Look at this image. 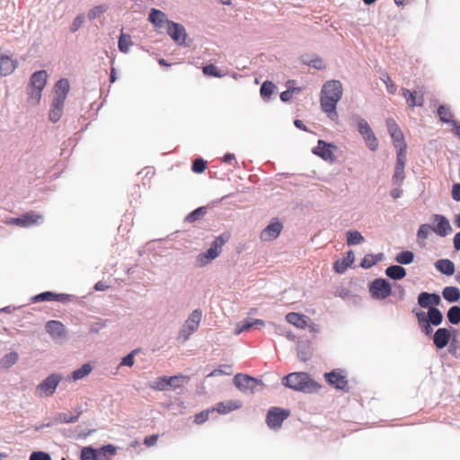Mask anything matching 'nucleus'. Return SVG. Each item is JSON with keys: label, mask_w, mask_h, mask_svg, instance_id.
Listing matches in <instances>:
<instances>
[{"label": "nucleus", "mask_w": 460, "mask_h": 460, "mask_svg": "<svg viewBox=\"0 0 460 460\" xmlns=\"http://www.w3.org/2000/svg\"><path fill=\"white\" fill-rule=\"evenodd\" d=\"M342 96V84L338 80L326 82L321 91L320 103L327 116L335 120L338 118L336 105Z\"/></svg>", "instance_id": "f257e3e1"}, {"label": "nucleus", "mask_w": 460, "mask_h": 460, "mask_svg": "<svg viewBox=\"0 0 460 460\" xmlns=\"http://www.w3.org/2000/svg\"><path fill=\"white\" fill-rule=\"evenodd\" d=\"M282 384L292 390L304 393H316L322 387L305 372L288 374L283 378Z\"/></svg>", "instance_id": "f03ea898"}, {"label": "nucleus", "mask_w": 460, "mask_h": 460, "mask_svg": "<svg viewBox=\"0 0 460 460\" xmlns=\"http://www.w3.org/2000/svg\"><path fill=\"white\" fill-rule=\"evenodd\" d=\"M48 74L45 70H40L33 73L30 79L28 86L27 102L31 106H37L41 100V93L46 86Z\"/></svg>", "instance_id": "7ed1b4c3"}, {"label": "nucleus", "mask_w": 460, "mask_h": 460, "mask_svg": "<svg viewBox=\"0 0 460 460\" xmlns=\"http://www.w3.org/2000/svg\"><path fill=\"white\" fill-rule=\"evenodd\" d=\"M229 233H224L218 237H217L213 241L210 248L206 252L200 253L197 256L198 264L199 266H205L211 261L218 257L222 252V247L229 240Z\"/></svg>", "instance_id": "20e7f679"}, {"label": "nucleus", "mask_w": 460, "mask_h": 460, "mask_svg": "<svg viewBox=\"0 0 460 460\" xmlns=\"http://www.w3.org/2000/svg\"><path fill=\"white\" fill-rule=\"evenodd\" d=\"M61 380L62 376L59 374H51L37 386L36 394L40 397L51 396Z\"/></svg>", "instance_id": "39448f33"}, {"label": "nucleus", "mask_w": 460, "mask_h": 460, "mask_svg": "<svg viewBox=\"0 0 460 460\" xmlns=\"http://www.w3.org/2000/svg\"><path fill=\"white\" fill-rule=\"evenodd\" d=\"M369 292L375 299H385L391 295L392 288L386 279H376L370 284Z\"/></svg>", "instance_id": "423d86ee"}, {"label": "nucleus", "mask_w": 460, "mask_h": 460, "mask_svg": "<svg viewBox=\"0 0 460 460\" xmlns=\"http://www.w3.org/2000/svg\"><path fill=\"white\" fill-rule=\"evenodd\" d=\"M288 416L289 411L273 407L267 414V424L271 429H279Z\"/></svg>", "instance_id": "0eeeda50"}, {"label": "nucleus", "mask_w": 460, "mask_h": 460, "mask_svg": "<svg viewBox=\"0 0 460 460\" xmlns=\"http://www.w3.org/2000/svg\"><path fill=\"white\" fill-rule=\"evenodd\" d=\"M234 383L238 389L242 391H251L252 393L256 390L258 385H262V383L256 378L243 374H237L234 377Z\"/></svg>", "instance_id": "6e6552de"}, {"label": "nucleus", "mask_w": 460, "mask_h": 460, "mask_svg": "<svg viewBox=\"0 0 460 460\" xmlns=\"http://www.w3.org/2000/svg\"><path fill=\"white\" fill-rule=\"evenodd\" d=\"M283 225L278 218H273L270 223L261 232L260 238L263 242L275 240L281 233Z\"/></svg>", "instance_id": "1a4fd4ad"}, {"label": "nucleus", "mask_w": 460, "mask_h": 460, "mask_svg": "<svg viewBox=\"0 0 460 460\" xmlns=\"http://www.w3.org/2000/svg\"><path fill=\"white\" fill-rule=\"evenodd\" d=\"M386 127L393 139L394 147H407V145L404 141L403 133L402 132L401 128H399L398 124L395 122L394 119H386Z\"/></svg>", "instance_id": "9d476101"}, {"label": "nucleus", "mask_w": 460, "mask_h": 460, "mask_svg": "<svg viewBox=\"0 0 460 460\" xmlns=\"http://www.w3.org/2000/svg\"><path fill=\"white\" fill-rule=\"evenodd\" d=\"M334 149H336L334 145L323 140H318L317 146L313 149V153L315 155L320 156L324 161L332 163L335 160L333 154Z\"/></svg>", "instance_id": "9b49d317"}, {"label": "nucleus", "mask_w": 460, "mask_h": 460, "mask_svg": "<svg viewBox=\"0 0 460 460\" xmlns=\"http://www.w3.org/2000/svg\"><path fill=\"white\" fill-rule=\"evenodd\" d=\"M166 30L167 33L176 43L181 45L185 42L187 33L185 28L181 24L173 22H167Z\"/></svg>", "instance_id": "f8f14e48"}, {"label": "nucleus", "mask_w": 460, "mask_h": 460, "mask_svg": "<svg viewBox=\"0 0 460 460\" xmlns=\"http://www.w3.org/2000/svg\"><path fill=\"white\" fill-rule=\"evenodd\" d=\"M441 303L439 295L435 293L421 292L418 296V305L422 308H437Z\"/></svg>", "instance_id": "ddd939ff"}, {"label": "nucleus", "mask_w": 460, "mask_h": 460, "mask_svg": "<svg viewBox=\"0 0 460 460\" xmlns=\"http://www.w3.org/2000/svg\"><path fill=\"white\" fill-rule=\"evenodd\" d=\"M72 296L67 294H57L51 291H46L40 293L32 297L33 302H44V301H58L61 303H67L71 301Z\"/></svg>", "instance_id": "4468645a"}, {"label": "nucleus", "mask_w": 460, "mask_h": 460, "mask_svg": "<svg viewBox=\"0 0 460 460\" xmlns=\"http://www.w3.org/2000/svg\"><path fill=\"white\" fill-rule=\"evenodd\" d=\"M324 377L326 381L337 389L343 390L348 385L346 376L341 371L333 370L330 373H325Z\"/></svg>", "instance_id": "2eb2a0df"}, {"label": "nucleus", "mask_w": 460, "mask_h": 460, "mask_svg": "<svg viewBox=\"0 0 460 460\" xmlns=\"http://www.w3.org/2000/svg\"><path fill=\"white\" fill-rule=\"evenodd\" d=\"M434 223H436V225L432 227V231H434L438 235L447 236L451 234V226L449 221L444 216L436 215L434 217Z\"/></svg>", "instance_id": "dca6fc26"}, {"label": "nucleus", "mask_w": 460, "mask_h": 460, "mask_svg": "<svg viewBox=\"0 0 460 460\" xmlns=\"http://www.w3.org/2000/svg\"><path fill=\"white\" fill-rule=\"evenodd\" d=\"M42 217L33 212H29L22 215L21 217L12 218L11 223L22 227H28L35 224H39Z\"/></svg>", "instance_id": "f3484780"}, {"label": "nucleus", "mask_w": 460, "mask_h": 460, "mask_svg": "<svg viewBox=\"0 0 460 460\" xmlns=\"http://www.w3.org/2000/svg\"><path fill=\"white\" fill-rule=\"evenodd\" d=\"M286 320L288 323L296 326L298 329H305L308 326L310 319L308 316L300 314L291 312L286 315Z\"/></svg>", "instance_id": "a211bd4d"}, {"label": "nucleus", "mask_w": 460, "mask_h": 460, "mask_svg": "<svg viewBox=\"0 0 460 460\" xmlns=\"http://www.w3.org/2000/svg\"><path fill=\"white\" fill-rule=\"evenodd\" d=\"M450 339V331L447 328H439L434 333L433 342L438 349H443L448 344Z\"/></svg>", "instance_id": "6ab92c4d"}, {"label": "nucleus", "mask_w": 460, "mask_h": 460, "mask_svg": "<svg viewBox=\"0 0 460 460\" xmlns=\"http://www.w3.org/2000/svg\"><path fill=\"white\" fill-rule=\"evenodd\" d=\"M242 403L239 401L230 400L227 402H217L214 407L211 408L212 412L217 411L219 414H226L230 411L241 408Z\"/></svg>", "instance_id": "aec40b11"}, {"label": "nucleus", "mask_w": 460, "mask_h": 460, "mask_svg": "<svg viewBox=\"0 0 460 460\" xmlns=\"http://www.w3.org/2000/svg\"><path fill=\"white\" fill-rule=\"evenodd\" d=\"M402 96L405 98L409 107L422 106L424 104L423 93L411 92L406 88H402Z\"/></svg>", "instance_id": "412c9836"}, {"label": "nucleus", "mask_w": 460, "mask_h": 460, "mask_svg": "<svg viewBox=\"0 0 460 460\" xmlns=\"http://www.w3.org/2000/svg\"><path fill=\"white\" fill-rule=\"evenodd\" d=\"M264 325H265L264 321H262L261 319L244 320V321L237 323L236 328L234 330V334L239 335L243 332L249 331L252 327H254L256 329H261Z\"/></svg>", "instance_id": "4be33fe9"}, {"label": "nucleus", "mask_w": 460, "mask_h": 460, "mask_svg": "<svg viewBox=\"0 0 460 460\" xmlns=\"http://www.w3.org/2000/svg\"><path fill=\"white\" fill-rule=\"evenodd\" d=\"M65 101H63V98H55L52 102L51 109L49 113V119L52 122H58L62 114H63V109H64Z\"/></svg>", "instance_id": "5701e85b"}, {"label": "nucleus", "mask_w": 460, "mask_h": 460, "mask_svg": "<svg viewBox=\"0 0 460 460\" xmlns=\"http://www.w3.org/2000/svg\"><path fill=\"white\" fill-rule=\"evenodd\" d=\"M47 332L55 339L66 335L65 326L59 321H49L46 324Z\"/></svg>", "instance_id": "b1692460"}, {"label": "nucleus", "mask_w": 460, "mask_h": 460, "mask_svg": "<svg viewBox=\"0 0 460 460\" xmlns=\"http://www.w3.org/2000/svg\"><path fill=\"white\" fill-rule=\"evenodd\" d=\"M354 261V252L349 251L342 260H338L333 264V269L338 273H343Z\"/></svg>", "instance_id": "393cba45"}, {"label": "nucleus", "mask_w": 460, "mask_h": 460, "mask_svg": "<svg viewBox=\"0 0 460 460\" xmlns=\"http://www.w3.org/2000/svg\"><path fill=\"white\" fill-rule=\"evenodd\" d=\"M16 67V61L13 60L10 57L5 55L0 56V74L2 75H8L12 74Z\"/></svg>", "instance_id": "a878e982"}, {"label": "nucleus", "mask_w": 460, "mask_h": 460, "mask_svg": "<svg viewBox=\"0 0 460 460\" xmlns=\"http://www.w3.org/2000/svg\"><path fill=\"white\" fill-rule=\"evenodd\" d=\"M96 460H111L117 454V448L113 445H107L95 449Z\"/></svg>", "instance_id": "bb28decb"}, {"label": "nucleus", "mask_w": 460, "mask_h": 460, "mask_svg": "<svg viewBox=\"0 0 460 460\" xmlns=\"http://www.w3.org/2000/svg\"><path fill=\"white\" fill-rule=\"evenodd\" d=\"M148 19L157 28H162L164 24L167 25V22H169L164 13L155 8L151 10Z\"/></svg>", "instance_id": "cd10ccee"}, {"label": "nucleus", "mask_w": 460, "mask_h": 460, "mask_svg": "<svg viewBox=\"0 0 460 460\" xmlns=\"http://www.w3.org/2000/svg\"><path fill=\"white\" fill-rule=\"evenodd\" d=\"M202 318V312L199 309H195L190 314L188 319L185 321L184 325L190 331L196 332L199 326L200 321Z\"/></svg>", "instance_id": "c85d7f7f"}, {"label": "nucleus", "mask_w": 460, "mask_h": 460, "mask_svg": "<svg viewBox=\"0 0 460 460\" xmlns=\"http://www.w3.org/2000/svg\"><path fill=\"white\" fill-rule=\"evenodd\" d=\"M69 83L67 79H60L55 85V98H63L66 101V95L69 92Z\"/></svg>", "instance_id": "c756f323"}, {"label": "nucleus", "mask_w": 460, "mask_h": 460, "mask_svg": "<svg viewBox=\"0 0 460 460\" xmlns=\"http://www.w3.org/2000/svg\"><path fill=\"white\" fill-rule=\"evenodd\" d=\"M437 270L441 273H444L447 276H451L455 272V265L454 263L447 259L438 260L435 264Z\"/></svg>", "instance_id": "7c9ffc66"}, {"label": "nucleus", "mask_w": 460, "mask_h": 460, "mask_svg": "<svg viewBox=\"0 0 460 460\" xmlns=\"http://www.w3.org/2000/svg\"><path fill=\"white\" fill-rule=\"evenodd\" d=\"M82 411H77L76 414L70 412H59L55 417L54 420L58 423H74L76 422L81 415Z\"/></svg>", "instance_id": "2f4dec72"}, {"label": "nucleus", "mask_w": 460, "mask_h": 460, "mask_svg": "<svg viewBox=\"0 0 460 460\" xmlns=\"http://www.w3.org/2000/svg\"><path fill=\"white\" fill-rule=\"evenodd\" d=\"M385 274L390 279H402L406 276V270L402 266L393 265L385 270Z\"/></svg>", "instance_id": "473e14b6"}, {"label": "nucleus", "mask_w": 460, "mask_h": 460, "mask_svg": "<svg viewBox=\"0 0 460 460\" xmlns=\"http://www.w3.org/2000/svg\"><path fill=\"white\" fill-rule=\"evenodd\" d=\"M431 231L432 227L429 225L423 224L420 226L417 232V242L420 247L426 246L425 240L429 237Z\"/></svg>", "instance_id": "72a5a7b5"}, {"label": "nucleus", "mask_w": 460, "mask_h": 460, "mask_svg": "<svg viewBox=\"0 0 460 460\" xmlns=\"http://www.w3.org/2000/svg\"><path fill=\"white\" fill-rule=\"evenodd\" d=\"M443 297L450 302L454 303L460 299V290L456 287H446L442 291Z\"/></svg>", "instance_id": "f704fd0d"}, {"label": "nucleus", "mask_w": 460, "mask_h": 460, "mask_svg": "<svg viewBox=\"0 0 460 460\" xmlns=\"http://www.w3.org/2000/svg\"><path fill=\"white\" fill-rule=\"evenodd\" d=\"M428 319L432 325L438 326L443 321V314L438 308H429L428 310Z\"/></svg>", "instance_id": "c9c22d12"}, {"label": "nucleus", "mask_w": 460, "mask_h": 460, "mask_svg": "<svg viewBox=\"0 0 460 460\" xmlns=\"http://www.w3.org/2000/svg\"><path fill=\"white\" fill-rule=\"evenodd\" d=\"M19 358L18 353L10 352L4 355L0 360V366L4 368H9L13 366Z\"/></svg>", "instance_id": "e433bc0d"}, {"label": "nucleus", "mask_w": 460, "mask_h": 460, "mask_svg": "<svg viewBox=\"0 0 460 460\" xmlns=\"http://www.w3.org/2000/svg\"><path fill=\"white\" fill-rule=\"evenodd\" d=\"M346 235L347 244L349 246L362 243L365 241L363 235L358 231H348Z\"/></svg>", "instance_id": "4c0bfd02"}, {"label": "nucleus", "mask_w": 460, "mask_h": 460, "mask_svg": "<svg viewBox=\"0 0 460 460\" xmlns=\"http://www.w3.org/2000/svg\"><path fill=\"white\" fill-rule=\"evenodd\" d=\"M132 44L131 37L128 34L121 33L118 42L119 49L123 53H128Z\"/></svg>", "instance_id": "58836bf2"}, {"label": "nucleus", "mask_w": 460, "mask_h": 460, "mask_svg": "<svg viewBox=\"0 0 460 460\" xmlns=\"http://www.w3.org/2000/svg\"><path fill=\"white\" fill-rule=\"evenodd\" d=\"M92 371V367L90 364L86 363L84 364L81 367L78 369L73 371L72 373V378L74 381L80 380L89 375Z\"/></svg>", "instance_id": "ea45409f"}, {"label": "nucleus", "mask_w": 460, "mask_h": 460, "mask_svg": "<svg viewBox=\"0 0 460 460\" xmlns=\"http://www.w3.org/2000/svg\"><path fill=\"white\" fill-rule=\"evenodd\" d=\"M275 88L276 86L273 83L270 81H265L261 87V97L264 100L268 101L274 93Z\"/></svg>", "instance_id": "a19ab883"}, {"label": "nucleus", "mask_w": 460, "mask_h": 460, "mask_svg": "<svg viewBox=\"0 0 460 460\" xmlns=\"http://www.w3.org/2000/svg\"><path fill=\"white\" fill-rule=\"evenodd\" d=\"M438 114L439 116L440 120L443 122L449 123L453 121V113L451 112L450 109L446 105H440L438 107Z\"/></svg>", "instance_id": "79ce46f5"}, {"label": "nucleus", "mask_w": 460, "mask_h": 460, "mask_svg": "<svg viewBox=\"0 0 460 460\" xmlns=\"http://www.w3.org/2000/svg\"><path fill=\"white\" fill-rule=\"evenodd\" d=\"M357 128L362 137L371 134L373 132L367 121L362 118L357 119Z\"/></svg>", "instance_id": "37998d69"}, {"label": "nucleus", "mask_w": 460, "mask_h": 460, "mask_svg": "<svg viewBox=\"0 0 460 460\" xmlns=\"http://www.w3.org/2000/svg\"><path fill=\"white\" fill-rule=\"evenodd\" d=\"M414 255L410 251H404L396 255L395 261L400 264H410L413 261Z\"/></svg>", "instance_id": "c03bdc74"}, {"label": "nucleus", "mask_w": 460, "mask_h": 460, "mask_svg": "<svg viewBox=\"0 0 460 460\" xmlns=\"http://www.w3.org/2000/svg\"><path fill=\"white\" fill-rule=\"evenodd\" d=\"M447 319L453 324H457L460 323V307L459 306H452L449 308L447 312Z\"/></svg>", "instance_id": "a18cd8bd"}, {"label": "nucleus", "mask_w": 460, "mask_h": 460, "mask_svg": "<svg viewBox=\"0 0 460 460\" xmlns=\"http://www.w3.org/2000/svg\"><path fill=\"white\" fill-rule=\"evenodd\" d=\"M167 376L157 377L151 385L150 387L157 391H164L168 386Z\"/></svg>", "instance_id": "49530a36"}, {"label": "nucleus", "mask_w": 460, "mask_h": 460, "mask_svg": "<svg viewBox=\"0 0 460 460\" xmlns=\"http://www.w3.org/2000/svg\"><path fill=\"white\" fill-rule=\"evenodd\" d=\"M208 167V163L202 158H196L192 162L191 170L195 173H202Z\"/></svg>", "instance_id": "de8ad7c7"}, {"label": "nucleus", "mask_w": 460, "mask_h": 460, "mask_svg": "<svg viewBox=\"0 0 460 460\" xmlns=\"http://www.w3.org/2000/svg\"><path fill=\"white\" fill-rule=\"evenodd\" d=\"M206 210H207V207H200V208L195 209L194 211H192L191 213H190L186 217L185 220L190 223L195 222L196 220L199 219L201 217H203L205 215Z\"/></svg>", "instance_id": "09e8293b"}, {"label": "nucleus", "mask_w": 460, "mask_h": 460, "mask_svg": "<svg viewBox=\"0 0 460 460\" xmlns=\"http://www.w3.org/2000/svg\"><path fill=\"white\" fill-rule=\"evenodd\" d=\"M81 460H96V451L91 447H85L81 451Z\"/></svg>", "instance_id": "8fccbe9b"}, {"label": "nucleus", "mask_w": 460, "mask_h": 460, "mask_svg": "<svg viewBox=\"0 0 460 460\" xmlns=\"http://www.w3.org/2000/svg\"><path fill=\"white\" fill-rule=\"evenodd\" d=\"M367 146L371 150V151H376L378 147V140L377 138L376 137L374 132H372L371 134L366 136L363 137Z\"/></svg>", "instance_id": "3c124183"}, {"label": "nucleus", "mask_w": 460, "mask_h": 460, "mask_svg": "<svg viewBox=\"0 0 460 460\" xmlns=\"http://www.w3.org/2000/svg\"><path fill=\"white\" fill-rule=\"evenodd\" d=\"M107 11V7L105 5H97L92 8L88 13V18L90 20H93L97 17H100L102 13Z\"/></svg>", "instance_id": "603ef678"}, {"label": "nucleus", "mask_w": 460, "mask_h": 460, "mask_svg": "<svg viewBox=\"0 0 460 460\" xmlns=\"http://www.w3.org/2000/svg\"><path fill=\"white\" fill-rule=\"evenodd\" d=\"M189 377L186 376H173L167 377L168 381V386L173 387V388H179L181 385V380H188Z\"/></svg>", "instance_id": "864d4df0"}, {"label": "nucleus", "mask_w": 460, "mask_h": 460, "mask_svg": "<svg viewBox=\"0 0 460 460\" xmlns=\"http://www.w3.org/2000/svg\"><path fill=\"white\" fill-rule=\"evenodd\" d=\"M404 168L405 166L403 165L395 164L394 174L393 176V179L395 183H402V181L404 180Z\"/></svg>", "instance_id": "5fc2aeb1"}, {"label": "nucleus", "mask_w": 460, "mask_h": 460, "mask_svg": "<svg viewBox=\"0 0 460 460\" xmlns=\"http://www.w3.org/2000/svg\"><path fill=\"white\" fill-rule=\"evenodd\" d=\"M210 412H212L211 408L195 414L194 422L198 425L204 423L208 420Z\"/></svg>", "instance_id": "6e6d98bb"}, {"label": "nucleus", "mask_w": 460, "mask_h": 460, "mask_svg": "<svg viewBox=\"0 0 460 460\" xmlns=\"http://www.w3.org/2000/svg\"><path fill=\"white\" fill-rule=\"evenodd\" d=\"M406 149L407 147H400L396 148L397 155H396V164L405 166L406 164Z\"/></svg>", "instance_id": "4d7b16f0"}, {"label": "nucleus", "mask_w": 460, "mask_h": 460, "mask_svg": "<svg viewBox=\"0 0 460 460\" xmlns=\"http://www.w3.org/2000/svg\"><path fill=\"white\" fill-rule=\"evenodd\" d=\"M203 73L207 75H212L215 77H220L222 75L217 67L212 64L205 66L203 67Z\"/></svg>", "instance_id": "13d9d810"}, {"label": "nucleus", "mask_w": 460, "mask_h": 460, "mask_svg": "<svg viewBox=\"0 0 460 460\" xmlns=\"http://www.w3.org/2000/svg\"><path fill=\"white\" fill-rule=\"evenodd\" d=\"M377 262L376 257L372 254L366 255L361 261V267L364 269H369Z\"/></svg>", "instance_id": "bf43d9fd"}, {"label": "nucleus", "mask_w": 460, "mask_h": 460, "mask_svg": "<svg viewBox=\"0 0 460 460\" xmlns=\"http://www.w3.org/2000/svg\"><path fill=\"white\" fill-rule=\"evenodd\" d=\"M30 460H51V457L48 453L37 451L30 456Z\"/></svg>", "instance_id": "052dcab7"}, {"label": "nucleus", "mask_w": 460, "mask_h": 460, "mask_svg": "<svg viewBox=\"0 0 460 460\" xmlns=\"http://www.w3.org/2000/svg\"><path fill=\"white\" fill-rule=\"evenodd\" d=\"M84 22V16L83 14L78 15L75 18L73 21V23L70 27V30L72 32H75L79 30V28L82 26V24Z\"/></svg>", "instance_id": "680f3d73"}, {"label": "nucleus", "mask_w": 460, "mask_h": 460, "mask_svg": "<svg viewBox=\"0 0 460 460\" xmlns=\"http://www.w3.org/2000/svg\"><path fill=\"white\" fill-rule=\"evenodd\" d=\"M193 332L194 331H190L186 327V325H183L182 329L179 332L178 340L186 341Z\"/></svg>", "instance_id": "e2e57ef3"}, {"label": "nucleus", "mask_w": 460, "mask_h": 460, "mask_svg": "<svg viewBox=\"0 0 460 460\" xmlns=\"http://www.w3.org/2000/svg\"><path fill=\"white\" fill-rule=\"evenodd\" d=\"M413 313L415 314L419 325L422 323L424 324L425 323L429 322L428 312L425 313L424 311L421 310H414Z\"/></svg>", "instance_id": "0e129e2a"}, {"label": "nucleus", "mask_w": 460, "mask_h": 460, "mask_svg": "<svg viewBox=\"0 0 460 460\" xmlns=\"http://www.w3.org/2000/svg\"><path fill=\"white\" fill-rule=\"evenodd\" d=\"M134 355L135 351H132L129 354H128L126 357L122 358L120 365L132 367L134 365Z\"/></svg>", "instance_id": "69168bd1"}, {"label": "nucleus", "mask_w": 460, "mask_h": 460, "mask_svg": "<svg viewBox=\"0 0 460 460\" xmlns=\"http://www.w3.org/2000/svg\"><path fill=\"white\" fill-rule=\"evenodd\" d=\"M384 83L386 85L387 92L391 94H394L396 92V86L388 75L384 79Z\"/></svg>", "instance_id": "338daca9"}, {"label": "nucleus", "mask_w": 460, "mask_h": 460, "mask_svg": "<svg viewBox=\"0 0 460 460\" xmlns=\"http://www.w3.org/2000/svg\"><path fill=\"white\" fill-rule=\"evenodd\" d=\"M157 439H158V435L157 434H154V435L146 437L145 439H144V444L146 447H150L155 446L156 444Z\"/></svg>", "instance_id": "774afa93"}]
</instances>
